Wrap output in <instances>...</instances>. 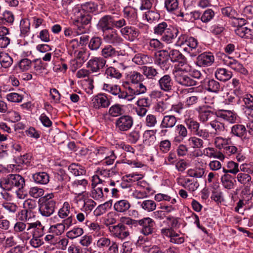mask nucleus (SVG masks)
<instances>
[{
  "label": "nucleus",
  "instance_id": "obj_54",
  "mask_svg": "<svg viewBox=\"0 0 253 253\" xmlns=\"http://www.w3.org/2000/svg\"><path fill=\"white\" fill-rule=\"evenodd\" d=\"M84 224L86 227H87L90 231L95 232V234H97V236H100L101 235V233L100 232V226L97 223L91 222L88 220H86V222H84Z\"/></svg>",
  "mask_w": 253,
  "mask_h": 253
},
{
  "label": "nucleus",
  "instance_id": "obj_3",
  "mask_svg": "<svg viewBox=\"0 0 253 253\" xmlns=\"http://www.w3.org/2000/svg\"><path fill=\"white\" fill-rule=\"evenodd\" d=\"M123 86L127 93L126 100L128 101H132L135 96L144 94L147 91V87L142 83L129 84V83L126 82Z\"/></svg>",
  "mask_w": 253,
  "mask_h": 253
},
{
  "label": "nucleus",
  "instance_id": "obj_56",
  "mask_svg": "<svg viewBox=\"0 0 253 253\" xmlns=\"http://www.w3.org/2000/svg\"><path fill=\"white\" fill-rule=\"evenodd\" d=\"M222 13L230 18L236 19L238 16L237 12L231 6H227L221 9Z\"/></svg>",
  "mask_w": 253,
  "mask_h": 253
},
{
  "label": "nucleus",
  "instance_id": "obj_22",
  "mask_svg": "<svg viewBox=\"0 0 253 253\" xmlns=\"http://www.w3.org/2000/svg\"><path fill=\"white\" fill-rule=\"evenodd\" d=\"M70 212V205L67 202H65L63 205L58 211V216H54L51 218V221L53 223L58 222L60 221L59 218L64 219L68 217Z\"/></svg>",
  "mask_w": 253,
  "mask_h": 253
},
{
  "label": "nucleus",
  "instance_id": "obj_51",
  "mask_svg": "<svg viewBox=\"0 0 253 253\" xmlns=\"http://www.w3.org/2000/svg\"><path fill=\"white\" fill-rule=\"evenodd\" d=\"M37 226V223H28V228L27 230H29L31 228H35L34 231L33 233V236H35L36 238L39 237L41 238H42V236L44 234L43 230L42 228H36Z\"/></svg>",
  "mask_w": 253,
  "mask_h": 253
},
{
  "label": "nucleus",
  "instance_id": "obj_7",
  "mask_svg": "<svg viewBox=\"0 0 253 253\" xmlns=\"http://www.w3.org/2000/svg\"><path fill=\"white\" fill-rule=\"evenodd\" d=\"M141 227L140 232L145 236L152 234L154 230L155 223L154 220L150 217H144L137 220V225Z\"/></svg>",
  "mask_w": 253,
  "mask_h": 253
},
{
  "label": "nucleus",
  "instance_id": "obj_50",
  "mask_svg": "<svg viewBox=\"0 0 253 253\" xmlns=\"http://www.w3.org/2000/svg\"><path fill=\"white\" fill-rule=\"evenodd\" d=\"M83 234L84 230L83 228L74 227L72 230L66 233V236L68 238L74 239L76 238L81 236Z\"/></svg>",
  "mask_w": 253,
  "mask_h": 253
},
{
  "label": "nucleus",
  "instance_id": "obj_12",
  "mask_svg": "<svg viewBox=\"0 0 253 253\" xmlns=\"http://www.w3.org/2000/svg\"><path fill=\"white\" fill-rule=\"evenodd\" d=\"M106 62L102 57H93L87 62L86 67L91 71V73H97L104 67Z\"/></svg>",
  "mask_w": 253,
  "mask_h": 253
},
{
  "label": "nucleus",
  "instance_id": "obj_64",
  "mask_svg": "<svg viewBox=\"0 0 253 253\" xmlns=\"http://www.w3.org/2000/svg\"><path fill=\"white\" fill-rule=\"evenodd\" d=\"M29 193L31 197L38 198L43 195L44 190L38 187H33L30 189Z\"/></svg>",
  "mask_w": 253,
  "mask_h": 253
},
{
  "label": "nucleus",
  "instance_id": "obj_33",
  "mask_svg": "<svg viewBox=\"0 0 253 253\" xmlns=\"http://www.w3.org/2000/svg\"><path fill=\"white\" fill-rule=\"evenodd\" d=\"M211 126L214 130V133L219 135L222 134L225 131V125L218 120L215 119L210 123Z\"/></svg>",
  "mask_w": 253,
  "mask_h": 253
},
{
  "label": "nucleus",
  "instance_id": "obj_18",
  "mask_svg": "<svg viewBox=\"0 0 253 253\" xmlns=\"http://www.w3.org/2000/svg\"><path fill=\"white\" fill-rule=\"evenodd\" d=\"M176 180L178 184L190 192L196 191L199 186V184L197 181L189 178L179 177Z\"/></svg>",
  "mask_w": 253,
  "mask_h": 253
},
{
  "label": "nucleus",
  "instance_id": "obj_38",
  "mask_svg": "<svg viewBox=\"0 0 253 253\" xmlns=\"http://www.w3.org/2000/svg\"><path fill=\"white\" fill-rule=\"evenodd\" d=\"M138 204L143 210L148 212L154 211L157 207L155 202L152 200H146L142 202H138Z\"/></svg>",
  "mask_w": 253,
  "mask_h": 253
},
{
  "label": "nucleus",
  "instance_id": "obj_20",
  "mask_svg": "<svg viewBox=\"0 0 253 253\" xmlns=\"http://www.w3.org/2000/svg\"><path fill=\"white\" fill-rule=\"evenodd\" d=\"M91 104L94 108L99 109L101 107H108L110 104V102L106 96L99 94L92 98Z\"/></svg>",
  "mask_w": 253,
  "mask_h": 253
},
{
  "label": "nucleus",
  "instance_id": "obj_39",
  "mask_svg": "<svg viewBox=\"0 0 253 253\" xmlns=\"http://www.w3.org/2000/svg\"><path fill=\"white\" fill-rule=\"evenodd\" d=\"M222 184L223 187L227 189L233 188L234 181L233 177L229 174H224L221 177Z\"/></svg>",
  "mask_w": 253,
  "mask_h": 253
},
{
  "label": "nucleus",
  "instance_id": "obj_10",
  "mask_svg": "<svg viewBox=\"0 0 253 253\" xmlns=\"http://www.w3.org/2000/svg\"><path fill=\"white\" fill-rule=\"evenodd\" d=\"M103 89L117 96L119 99L126 100V97L127 96L126 91L122 90L121 87L117 84H104L103 85Z\"/></svg>",
  "mask_w": 253,
  "mask_h": 253
},
{
  "label": "nucleus",
  "instance_id": "obj_46",
  "mask_svg": "<svg viewBox=\"0 0 253 253\" xmlns=\"http://www.w3.org/2000/svg\"><path fill=\"white\" fill-rule=\"evenodd\" d=\"M237 179L239 183L244 185L249 186L252 183V177L250 174L239 173L237 174Z\"/></svg>",
  "mask_w": 253,
  "mask_h": 253
},
{
  "label": "nucleus",
  "instance_id": "obj_47",
  "mask_svg": "<svg viewBox=\"0 0 253 253\" xmlns=\"http://www.w3.org/2000/svg\"><path fill=\"white\" fill-rule=\"evenodd\" d=\"M12 63L13 59L7 53H4L0 56V64L1 67L8 68Z\"/></svg>",
  "mask_w": 253,
  "mask_h": 253
},
{
  "label": "nucleus",
  "instance_id": "obj_57",
  "mask_svg": "<svg viewBox=\"0 0 253 253\" xmlns=\"http://www.w3.org/2000/svg\"><path fill=\"white\" fill-rule=\"evenodd\" d=\"M21 34L24 36L30 32V22L29 19H24L20 21V24Z\"/></svg>",
  "mask_w": 253,
  "mask_h": 253
},
{
  "label": "nucleus",
  "instance_id": "obj_42",
  "mask_svg": "<svg viewBox=\"0 0 253 253\" xmlns=\"http://www.w3.org/2000/svg\"><path fill=\"white\" fill-rule=\"evenodd\" d=\"M87 57L88 55L84 49L79 51L77 55V59L78 61L76 62V66H75L74 64L73 65L74 70H76L79 67L81 66L87 59Z\"/></svg>",
  "mask_w": 253,
  "mask_h": 253
},
{
  "label": "nucleus",
  "instance_id": "obj_23",
  "mask_svg": "<svg viewBox=\"0 0 253 253\" xmlns=\"http://www.w3.org/2000/svg\"><path fill=\"white\" fill-rule=\"evenodd\" d=\"M142 71L143 75L149 80H157L160 77L158 69L153 66H144Z\"/></svg>",
  "mask_w": 253,
  "mask_h": 253
},
{
  "label": "nucleus",
  "instance_id": "obj_62",
  "mask_svg": "<svg viewBox=\"0 0 253 253\" xmlns=\"http://www.w3.org/2000/svg\"><path fill=\"white\" fill-rule=\"evenodd\" d=\"M214 16V11L211 9H208L204 11L201 17V20L203 22L207 23L211 20Z\"/></svg>",
  "mask_w": 253,
  "mask_h": 253
},
{
  "label": "nucleus",
  "instance_id": "obj_34",
  "mask_svg": "<svg viewBox=\"0 0 253 253\" xmlns=\"http://www.w3.org/2000/svg\"><path fill=\"white\" fill-rule=\"evenodd\" d=\"M231 133L233 135L240 138L245 137L247 129L244 125L236 124L233 126L231 127Z\"/></svg>",
  "mask_w": 253,
  "mask_h": 253
},
{
  "label": "nucleus",
  "instance_id": "obj_52",
  "mask_svg": "<svg viewBox=\"0 0 253 253\" xmlns=\"http://www.w3.org/2000/svg\"><path fill=\"white\" fill-rule=\"evenodd\" d=\"M19 219L21 221H32V217L34 216L33 212L27 209L22 210L19 212Z\"/></svg>",
  "mask_w": 253,
  "mask_h": 253
},
{
  "label": "nucleus",
  "instance_id": "obj_8",
  "mask_svg": "<svg viewBox=\"0 0 253 253\" xmlns=\"http://www.w3.org/2000/svg\"><path fill=\"white\" fill-rule=\"evenodd\" d=\"M108 229L112 236L121 240L125 239L129 235V232L126 230L125 225L122 223L109 226Z\"/></svg>",
  "mask_w": 253,
  "mask_h": 253
},
{
  "label": "nucleus",
  "instance_id": "obj_36",
  "mask_svg": "<svg viewBox=\"0 0 253 253\" xmlns=\"http://www.w3.org/2000/svg\"><path fill=\"white\" fill-rule=\"evenodd\" d=\"M105 75L107 79L119 80L122 77L120 72L115 68L110 66L105 70Z\"/></svg>",
  "mask_w": 253,
  "mask_h": 253
},
{
  "label": "nucleus",
  "instance_id": "obj_24",
  "mask_svg": "<svg viewBox=\"0 0 253 253\" xmlns=\"http://www.w3.org/2000/svg\"><path fill=\"white\" fill-rule=\"evenodd\" d=\"M216 114L217 117L232 124L236 122L238 117L237 115L234 112L226 110H219L216 113Z\"/></svg>",
  "mask_w": 253,
  "mask_h": 253
},
{
  "label": "nucleus",
  "instance_id": "obj_5",
  "mask_svg": "<svg viewBox=\"0 0 253 253\" xmlns=\"http://www.w3.org/2000/svg\"><path fill=\"white\" fill-rule=\"evenodd\" d=\"M102 37L105 42L114 46L119 45L123 42L122 38L118 31L114 28L103 32Z\"/></svg>",
  "mask_w": 253,
  "mask_h": 253
},
{
  "label": "nucleus",
  "instance_id": "obj_58",
  "mask_svg": "<svg viewBox=\"0 0 253 253\" xmlns=\"http://www.w3.org/2000/svg\"><path fill=\"white\" fill-rule=\"evenodd\" d=\"M50 232L58 236L61 235L65 231V228L62 223H57L50 226L49 228Z\"/></svg>",
  "mask_w": 253,
  "mask_h": 253
},
{
  "label": "nucleus",
  "instance_id": "obj_61",
  "mask_svg": "<svg viewBox=\"0 0 253 253\" xmlns=\"http://www.w3.org/2000/svg\"><path fill=\"white\" fill-rule=\"evenodd\" d=\"M98 5L92 1H87L82 4L83 10H85L88 12H93L97 10Z\"/></svg>",
  "mask_w": 253,
  "mask_h": 253
},
{
  "label": "nucleus",
  "instance_id": "obj_60",
  "mask_svg": "<svg viewBox=\"0 0 253 253\" xmlns=\"http://www.w3.org/2000/svg\"><path fill=\"white\" fill-rule=\"evenodd\" d=\"M155 138L154 136V131L153 130H147L144 131L143 134V143L149 145L151 141Z\"/></svg>",
  "mask_w": 253,
  "mask_h": 253
},
{
  "label": "nucleus",
  "instance_id": "obj_19",
  "mask_svg": "<svg viewBox=\"0 0 253 253\" xmlns=\"http://www.w3.org/2000/svg\"><path fill=\"white\" fill-rule=\"evenodd\" d=\"M175 132L176 135L173 139V142L176 144L182 142L188 135V130L182 124H178L176 126Z\"/></svg>",
  "mask_w": 253,
  "mask_h": 253
},
{
  "label": "nucleus",
  "instance_id": "obj_4",
  "mask_svg": "<svg viewBox=\"0 0 253 253\" xmlns=\"http://www.w3.org/2000/svg\"><path fill=\"white\" fill-rule=\"evenodd\" d=\"M53 196L52 193L45 196L44 201L39 208V211L42 215L48 217L54 212L56 201L53 199Z\"/></svg>",
  "mask_w": 253,
  "mask_h": 253
},
{
  "label": "nucleus",
  "instance_id": "obj_1",
  "mask_svg": "<svg viewBox=\"0 0 253 253\" xmlns=\"http://www.w3.org/2000/svg\"><path fill=\"white\" fill-rule=\"evenodd\" d=\"M25 178L18 174H9L0 180V187L5 191H12L20 199H24L26 194L23 192Z\"/></svg>",
  "mask_w": 253,
  "mask_h": 253
},
{
  "label": "nucleus",
  "instance_id": "obj_55",
  "mask_svg": "<svg viewBox=\"0 0 253 253\" xmlns=\"http://www.w3.org/2000/svg\"><path fill=\"white\" fill-rule=\"evenodd\" d=\"M112 22V27L116 28V29H120V30L126 25V21L124 18H119L118 17L115 15H113Z\"/></svg>",
  "mask_w": 253,
  "mask_h": 253
},
{
  "label": "nucleus",
  "instance_id": "obj_15",
  "mask_svg": "<svg viewBox=\"0 0 253 253\" xmlns=\"http://www.w3.org/2000/svg\"><path fill=\"white\" fill-rule=\"evenodd\" d=\"M159 79L158 86L161 90L168 92L172 90L173 82L169 75H165Z\"/></svg>",
  "mask_w": 253,
  "mask_h": 253
},
{
  "label": "nucleus",
  "instance_id": "obj_49",
  "mask_svg": "<svg viewBox=\"0 0 253 253\" xmlns=\"http://www.w3.org/2000/svg\"><path fill=\"white\" fill-rule=\"evenodd\" d=\"M102 42V39L100 37H93L90 40L88 47L91 50H97L100 47Z\"/></svg>",
  "mask_w": 253,
  "mask_h": 253
},
{
  "label": "nucleus",
  "instance_id": "obj_27",
  "mask_svg": "<svg viewBox=\"0 0 253 253\" xmlns=\"http://www.w3.org/2000/svg\"><path fill=\"white\" fill-rule=\"evenodd\" d=\"M178 33L179 31L177 28H168L162 35V40L167 43H170L172 40L177 36Z\"/></svg>",
  "mask_w": 253,
  "mask_h": 253
},
{
  "label": "nucleus",
  "instance_id": "obj_43",
  "mask_svg": "<svg viewBox=\"0 0 253 253\" xmlns=\"http://www.w3.org/2000/svg\"><path fill=\"white\" fill-rule=\"evenodd\" d=\"M188 141L189 145L193 148L200 149L204 147V140L197 136H191L189 138Z\"/></svg>",
  "mask_w": 253,
  "mask_h": 253
},
{
  "label": "nucleus",
  "instance_id": "obj_26",
  "mask_svg": "<svg viewBox=\"0 0 253 253\" xmlns=\"http://www.w3.org/2000/svg\"><path fill=\"white\" fill-rule=\"evenodd\" d=\"M33 181L39 184L45 185L49 181V176L45 172H38L33 174Z\"/></svg>",
  "mask_w": 253,
  "mask_h": 253
},
{
  "label": "nucleus",
  "instance_id": "obj_28",
  "mask_svg": "<svg viewBox=\"0 0 253 253\" xmlns=\"http://www.w3.org/2000/svg\"><path fill=\"white\" fill-rule=\"evenodd\" d=\"M214 75L217 80L223 82L229 80L232 76V73L225 68H218Z\"/></svg>",
  "mask_w": 253,
  "mask_h": 253
},
{
  "label": "nucleus",
  "instance_id": "obj_32",
  "mask_svg": "<svg viewBox=\"0 0 253 253\" xmlns=\"http://www.w3.org/2000/svg\"><path fill=\"white\" fill-rule=\"evenodd\" d=\"M125 113L123 105L119 104H115L111 106L109 109L108 114L112 117H117L123 116Z\"/></svg>",
  "mask_w": 253,
  "mask_h": 253
},
{
  "label": "nucleus",
  "instance_id": "obj_63",
  "mask_svg": "<svg viewBox=\"0 0 253 253\" xmlns=\"http://www.w3.org/2000/svg\"><path fill=\"white\" fill-rule=\"evenodd\" d=\"M213 115V112L210 110H201L199 112V117L201 122L206 123L209 121Z\"/></svg>",
  "mask_w": 253,
  "mask_h": 253
},
{
  "label": "nucleus",
  "instance_id": "obj_40",
  "mask_svg": "<svg viewBox=\"0 0 253 253\" xmlns=\"http://www.w3.org/2000/svg\"><path fill=\"white\" fill-rule=\"evenodd\" d=\"M184 123L188 129L194 134L197 130L198 131L200 127V123L193 118L185 119L184 120Z\"/></svg>",
  "mask_w": 253,
  "mask_h": 253
},
{
  "label": "nucleus",
  "instance_id": "obj_16",
  "mask_svg": "<svg viewBox=\"0 0 253 253\" xmlns=\"http://www.w3.org/2000/svg\"><path fill=\"white\" fill-rule=\"evenodd\" d=\"M87 184L85 179H77L71 183L70 187L75 194L81 195L85 191Z\"/></svg>",
  "mask_w": 253,
  "mask_h": 253
},
{
  "label": "nucleus",
  "instance_id": "obj_25",
  "mask_svg": "<svg viewBox=\"0 0 253 253\" xmlns=\"http://www.w3.org/2000/svg\"><path fill=\"white\" fill-rule=\"evenodd\" d=\"M130 203L126 200L117 201L114 204V210L119 213H126L130 208Z\"/></svg>",
  "mask_w": 253,
  "mask_h": 253
},
{
  "label": "nucleus",
  "instance_id": "obj_6",
  "mask_svg": "<svg viewBox=\"0 0 253 253\" xmlns=\"http://www.w3.org/2000/svg\"><path fill=\"white\" fill-rule=\"evenodd\" d=\"M133 125L132 117L128 115H124L117 118L115 122L116 129L124 132L129 130Z\"/></svg>",
  "mask_w": 253,
  "mask_h": 253
},
{
  "label": "nucleus",
  "instance_id": "obj_17",
  "mask_svg": "<svg viewBox=\"0 0 253 253\" xmlns=\"http://www.w3.org/2000/svg\"><path fill=\"white\" fill-rule=\"evenodd\" d=\"M113 15H105L103 16L99 20L97 24L98 29L101 30L102 33L113 28L112 27Z\"/></svg>",
  "mask_w": 253,
  "mask_h": 253
},
{
  "label": "nucleus",
  "instance_id": "obj_59",
  "mask_svg": "<svg viewBox=\"0 0 253 253\" xmlns=\"http://www.w3.org/2000/svg\"><path fill=\"white\" fill-rule=\"evenodd\" d=\"M129 78L130 81V83H129V84L142 83L144 79L142 74L135 71L131 73Z\"/></svg>",
  "mask_w": 253,
  "mask_h": 253
},
{
  "label": "nucleus",
  "instance_id": "obj_30",
  "mask_svg": "<svg viewBox=\"0 0 253 253\" xmlns=\"http://www.w3.org/2000/svg\"><path fill=\"white\" fill-rule=\"evenodd\" d=\"M68 170L71 174L78 176L85 175L86 170L84 168L79 164L72 163L68 167Z\"/></svg>",
  "mask_w": 253,
  "mask_h": 253
},
{
  "label": "nucleus",
  "instance_id": "obj_37",
  "mask_svg": "<svg viewBox=\"0 0 253 253\" xmlns=\"http://www.w3.org/2000/svg\"><path fill=\"white\" fill-rule=\"evenodd\" d=\"M118 52L112 45H105L101 50V55L105 58H109L118 55Z\"/></svg>",
  "mask_w": 253,
  "mask_h": 253
},
{
  "label": "nucleus",
  "instance_id": "obj_48",
  "mask_svg": "<svg viewBox=\"0 0 253 253\" xmlns=\"http://www.w3.org/2000/svg\"><path fill=\"white\" fill-rule=\"evenodd\" d=\"M90 196L96 200L103 198L105 197V195L103 193V188L101 186L92 187Z\"/></svg>",
  "mask_w": 253,
  "mask_h": 253
},
{
  "label": "nucleus",
  "instance_id": "obj_35",
  "mask_svg": "<svg viewBox=\"0 0 253 253\" xmlns=\"http://www.w3.org/2000/svg\"><path fill=\"white\" fill-rule=\"evenodd\" d=\"M203 154L209 158H217L220 160H224L225 158L224 155L221 152L217 151L213 148L211 147L205 148L203 150Z\"/></svg>",
  "mask_w": 253,
  "mask_h": 253
},
{
  "label": "nucleus",
  "instance_id": "obj_13",
  "mask_svg": "<svg viewBox=\"0 0 253 253\" xmlns=\"http://www.w3.org/2000/svg\"><path fill=\"white\" fill-rule=\"evenodd\" d=\"M177 122V118L173 115H167L163 117L160 127L162 128L161 132L166 133L168 129L173 128Z\"/></svg>",
  "mask_w": 253,
  "mask_h": 253
},
{
  "label": "nucleus",
  "instance_id": "obj_31",
  "mask_svg": "<svg viewBox=\"0 0 253 253\" xmlns=\"http://www.w3.org/2000/svg\"><path fill=\"white\" fill-rule=\"evenodd\" d=\"M237 35L246 39H253V34L252 30L247 27H239L235 30Z\"/></svg>",
  "mask_w": 253,
  "mask_h": 253
},
{
  "label": "nucleus",
  "instance_id": "obj_44",
  "mask_svg": "<svg viewBox=\"0 0 253 253\" xmlns=\"http://www.w3.org/2000/svg\"><path fill=\"white\" fill-rule=\"evenodd\" d=\"M186 58L179 61L178 67L175 70L174 73H184V74H188L191 70V66L187 63Z\"/></svg>",
  "mask_w": 253,
  "mask_h": 253
},
{
  "label": "nucleus",
  "instance_id": "obj_41",
  "mask_svg": "<svg viewBox=\"0 0 253 253\" xmlns=\"http://www.w3.org/2000/svg\"><path fill=\"white\" fill-rule=\"evenodd\" d=\"M165 8L169 12L174 13L179 8V0H165Z\"/></svg>",
  "mask_w": 253,
  "mask_h": 253
},
{
  "label": "nucleus",
  "instance_id": "obj_45",
  "mask_svg": "<svg viewBox=\"0 0 253 253\" xmlns=\"http://www.w3.org/2000/svg\"><path fill=\"white\" fill-rule=\"evenodd\" d=\"M221 89L219 83L214 79H210L207 82V90L210 92L218 93Z\"/></svg>",
  "mask_w": 253,
  "mask_h": 253
},
{
  "label": "nucleus",
  "instance_id": "obj_21",
  "mask_svg": "<svg viewBox=\"0 0 253 253\" xmlns=\"http://www.w3.org/2000/svg\"><path fill=\"white\" fill-rule=\"evenodd\" d=\"M31 156L28 154L23 155L18 157L16 160V164L13 167L17 172H20L23 169H26L30 163Z\"/></svg>",
  "mask_w": 253,
  "mask_h": 253
},
{
  "label": "nucleus",
  "instance_id": "obj_29",
  "mask_svg": "<svg viewBox=\"0 0 253 253\" xmlns=\"http://www.w3.org/2000/svg\"><path fill=\"white\" fill-rule=\"evenodd\" d=\"M226 64L232 69L236 72H238L243 75L248 74V71L244 68L242 64H241L237 60L233 59H230V60L227 61Z\"/></svg>",
  "mask_w": 253,
  "mask_h": 253
},
{
  "label": "nucleus",
  "instance_id": "obj_53",
  "mask_svg": "<svg viewBox=\"0 0 253 253\" xmlns=\"http://www.w3.org/2000/svg\"><path fill=\"white\" fill-rule=\"evenodd\" d=\"M169 56L172 62L180 61L185 58L184 56L176 49L171 50L169 53Z\"/></svg>",
  "mask_w": 253,
  "mask_h": 253
},
{
  "label": "nucleus",
  "instance_id": "obj_9",
  "mask_svg": "<svg viewBox=\"0 0 253 253\" xmlns=\"http://www.w3.org/2000/svg\"><path fill=\"white\" fill-rule=\"evenodd\" d=\"M176 83L182 86L188 87L196 85L197 82L189 74L184 73H174Z\"/></svg>",
  "mask_w": 253,
  "mask_h": 253
},
{
  "label": "nucleus",
  "instance_id": "obj_11",
  "mask_svg": "<svg viewBox=\"0 0 253 253\" xmlns=\"http://www.w3.org/2000/svg\"><path fill=\"white\" fill-rule=\"evenodd\" d=\"M214 62V57L210 52H204L198 54L196 59V64L199 67H208Z\"/></svg>",
  "mask_w": 253,
  "mask_h": 253
},
{
  "label": "nucleus",
  "instance_id": "obj_2",
  "mask_svg": "<svg viewBox=\"0 0 253 253\" xmlns=\"http://www.w3.org/2000/svg\"><path fill=\"white\" fill-rule=\"evenodd\" d=\"M176 44L178 46H185L184 50L192 57L196 56L203 51L202 47L199 45L197 40L186 34H181L178 37Z\"/></svg>",
  "mask_w": 253,
  "mask_h": 253
},
{
  "label": "nucleus",
  "instance_id": "obj_14",
  "mask_svg": "<svg viewBox=\"0 0 253 253\" xmlns=\"http://www.w3.org/2000/svg\"><path fill=\"white\" fill-rule=\"evenodd\" d=\"M120 33L123 37L130 42H133L139 35V30L131 26H126L120 30Z\"/></svg>",
  "mask_w": 253,
  "mask_h": 253
}]
</instances>
